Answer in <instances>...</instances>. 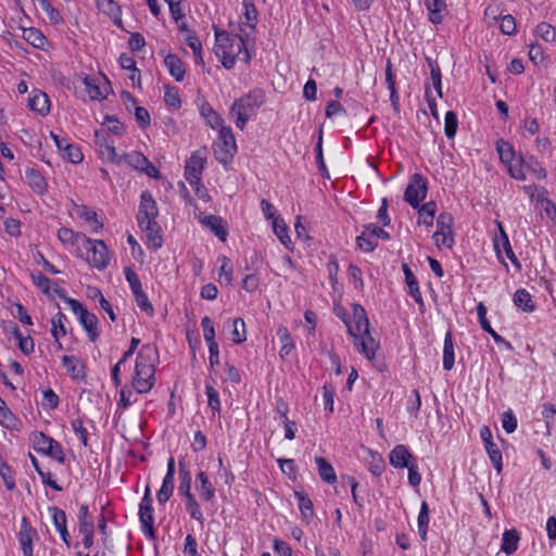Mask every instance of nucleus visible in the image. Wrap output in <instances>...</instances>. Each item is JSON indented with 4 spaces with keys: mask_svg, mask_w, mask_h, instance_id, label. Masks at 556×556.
Instances as JSON below:
<instances>
[{
    "mask_svg": "<svg viewBox=\"0 0 556 556\" xmlns=\"http://www.w3.org/2000/svg\"><path fill=\"white\" fill-rule=\"evenodd\" d=\"M352 320L346 314L338 315L348 328L349 334L353 338V343L358 353L368 361L376 358V352L380 344L370 332L369 319L365 308L361 304L354 303Z\"/></svg>",
    "mask_w": 556,
    "mask_h": 556,
    "instance_id": "1",
    "label": "nucleus"
},
{
    "mask_svg": "<svg viewBox=\"0 0 556 556\" xmlns=\"http://www.w3.org/2000/svg\"><path fill=\"white\" fill-rule=\"evenodd\" d=\"M214 53L227 70L235 66L237 59L247 64L251 60L247 40L241 35L231 36L226 30H215Z\"/></svg>",
    "mask_w": 556,
    "mask_h": 556,
    "instance_id": "2",
    "label": "nucleus"
},
{
    "mask_svg": "<svg viewBox=\"0 0 556 556\" xmlns=\"http://www.w3.org/2000/svg\"><path fill=\"white\" fill-rule=\"evenodd\" d=\"M159 354L155 346L143 344L137 354L132 386L140 393H148L155 383V365Z\"/></svg>",
    "mask_w": 556,
    "mask_h": 556,
    "instance_id": "3",
    "label": "nucleus"
},
{
    "mask_svg": "<svg viewBox=\"0 0 556 556\" xmlns=\"http://www.w3.org/2000/svg\"><path fill=\"white\" fill-rule=\"evenodd\" d=\"M266 102L263 89L255 88L236 99L230 108L229 114L233 118L237 128L244 129L249 119Z\"/></svg>",
    "mask_w": 556,
    "mask_h": 556,
    "instance_id": "4",
    "label": "nucleus"
},
{
    "mask_svg": "<svg viewBox=\"0 0 556 556\" xmlns=\"http://www.w3.org/2000/svg\"><path fill=\"white\" fill-rule=\"evenodd\" d=\"M213 152L216 161L223 165L232 162L237 152L235 135L229 126L222 127L218 130L216 140L213 142Z\"/></svg>",
    "mask_w": 556,
    "mask_h": 556,
    "instance_id": "5",
    "label": "nucleus"
},
{
    "mask_svg": "<svg viewBox=\"0 0 556 556\" xmlns=\"http://www.w3.org/2000/svg\"><path fill=\"white\" fill-rule=\"evenodd\" d=\"M67 304L70 305L72 312L77 316L79 324L87 332V337L90 342H96L100 332L98 330V317L89 312L78 300L70 299L67 300Z\"/></svg>",
    "mask_w": 556,
    "mask_h": 556,
    "instance_id": "6",
    "label": "nucleus"
},
{
    "mask_svg": "<svg viewBox=\"0 0 556 556\" xmlns=\"http://www.w3.org/2000/svg\"><path fill=\"white\" fill-rule=\"evenodd\" d=\"M495 224L498 228V235L495 236L493 239V248H494V251L496 253V256H497L500 263H502L505 266V268L508 270V265L502 255V252L504 251L505 255L511 262V264L515 266V268L518 271H520L521 264L511 248L508 235H507L502 222L495 220Z\"/></svg>",
    "mask_w": 556,
    "mask_h": 556,
    "instance_id": "7",
    "label": "nucleus"
},
{
    "mask_svg": "<svg viewBox=\"0 0 556 556\" xmlns=\"http://www.w3.org/2000/svg\"><path fill=\"white\" fill-rule=\"evenodd\" d=\"M153 500L151 496L150 486L147 485L144 490V495L141 498L139 504V521L141 526V531L148 540H155V528H154V515H153Z\"/></svg>",
    "mask_w": 556,
    "mask_h": 556,
    "instance_id": "8",
    "label": "nucleus"
},
{
    "mask_svg": "<svg viewBox=\"0 0 556 556\" xmlns=\"http://www.w3.org/2000/svg\"><path fill=\"white\" fill-rule=\"evenodd\" d=\"M427 193L428 179L419 173L413 174L404 191V201L413 208H417L426 199Z\"/></svg>",
    "mask_w": 556,
    "mask_h": 556,
    "instance_id": "9",
    "label": "nucleus"
},
{
    "mask_svg": "<svg viewBox=\"0 0 556 556\" xmlns=\"http://www.w3.org/2000/svg\"><path fill=\"white\" fill-rule=\"evenodd\" d=\"M84 247L87 248L88 252H91V255L86 257V262L89 265L99 270L105 269L109 266L111 255L103 240L88 237Z\"/></svg>",
    "mask_w": 556,
    "mask_h": 556,
    "instance_id": "10",
    "label": "nucleus"
},
{
    "mask_svg": "<svg viewBox=\"0 0 556 556\" xmlns=\"http://www.w3.org/2000/svg\"><path fill=\"white\" fill-rule=\"evenodd\" d=\"M206 164V149L193 151L186 162L185 178L190 186H201L202 173Z\"/></svg>",
    "mask_w": 556,
    "mask_h": 556,
    "instance_id": "11",
    "label": "nucleus"
},
{
    "mask_svg": "<svg viewBox=\"0 0 556 556\" xmlns=\"http://www.w3.org/2000/svg\"><path fill=\"white\" fill-rule=\"evenodd\" d=\"M159 208L155 200L149 191H143L140 195V203L137 213V223L139 228L156 222Z\"/></svg>",
    "mask_w": 556,
    "mask_h": 556,
    "instance_id": "12",
    "label": "nucleus"
},
{
    "mask_svg": "<svg viewBox=\"0 0 556 556\" xmlns=\"http://www.w3.org/2000/svg\"><path fill=\"white\" fill-rule=\"evenodd\" d=\"M121 163L124 161L136 170L146 174L151 178H160V170L139 151H131L119 156Z\"/></svg>",
    "mask_w": 556,
    "mask_h": 556,
    "instance_id": "13",
    "label": "nucleus"
},
{
    "mask_svg": "<svg viewBox=\"0 0 556 556\" xmlns=\"http://www.w3.org/2000/svg\"><path fill=\"white\" fill-rule=\"evenodd\" d=\"M94 142L99 149L101 159L111 163H121L119 155L117 154L114 147V140L111 139L105 129L94 131Z\"/></svg>",
    "mask_w": 556,
    "mask_h": 556,
    "instance_id": "14",
    "label": "nucleus"
},
{
    "mask_svg": "<svg viewBox=\"0 0 556 556\" xmlns=\"http://www.w3.org/2000/svg\"><path fill=\"white\" fill-rule=\"evenodd\" d=\"M17 539L23 556H34L33 542L38 539V533L37 530L30 526L26 517H23L21 520Z\"/></svg>",
    "mask_w": 556,
    "mask_h": 556,
    "instance_id": "15",
    "label": "nucleus"
},
{
    "mask_svg": "<svg viewBox=\"0 0 556 556\" xmlns=\"http://www.w3.org/2000/svg\"><path fill=\"white\" fill-rule=\"evenodd\" d=\"M416 460L407 446L403 444L395 445L389 453L391 466L397 469L406 468Z\"/></svg>",
    "mask_w": 556,
    "mask_h": 556,
    "instance_id": "16",
    "label": "nucleus"
},
{
    "mask_svg": "<svg viewBox=\"0 0 556 556\" xmlns=\"http://www.w3.org/2000/svg\"><path fill=\"white\" fill-rule=\"evenodd\" d=\"M201 223L208 228L222 242H226L229 230L227 222L218 215H206Z\"/></svg>",
    "mask_w": 556,
    "mask_h": 556,
    "instance_id": "17",
    "label": "nucleus"
},
{
    "mask_svg": "<svg viewBox=\"0 0 556 556\" xmlns=\"http://www.w3.org/2000/svg\"><path fill=\"white\" fill-rule=\"evenodd\" d=\"M62 365L74 380H86V367L76 356L64 355L62 357Z\"/></svg>",
    "mask_w": 556,
    "mask_h": 556,
    "instance_id": "18",
    "label": "nucleus"
},
{
    "mask_svg": "<svg viewBox=\"0 0 556 556\" xmlns=\"http://www.w3.org/2000/svg\"><path fill=\"white\" fill-rule=\"evenodd\" d=\"M486 313H488L486 306L482 302H479L477 305V315H478V319H479V324H480L481 328L485 332H488L496 343L505 344L506 346L511 348L510 343L507 342L502 336H500L492 328V325L490 324V321L486 318Z\"/></svg>",
    "mask_w": 556,
    "mask_h": 556,
    "instance_id": "19",
    "label": "nucleus"
},
{
    "mask_svg": "<svg viewBox=\"0 0 556 556\" xmlns=\"http://www.w3.org/2000/svg\"><path fill=\"white\" fill-rule=\"evenodd\" d=\"M197 490L200 498L204 502H212L215 498V488L204 471H200L195 476Z\"/></svg>",
    "mask_w": 556,
    "mask_h": 556,
    "instance_id": "20",
    "label": "nucleus"
},
{
    "mask_svg": "<svg viewBox=\"0 0 556 556\" xmlns=\"http://www.w3.org/2000/svg\"><path fill=\"white\" fill-rule=\"evenodd\" d=\"M200 115L205 121L206 125L212 129H220L222 127H226L224 125L223 117L212 108V105L203 101L199 108Z\"/></svg>",
    "mask_w": 556,
    "mask_h": 556,
    "instance_id": "21",
    "label": "nucleus"
},
{
    "mask_svg": "<svg viewBox=\"0 0 556 556\" xmlns=\"http://www.w3.org/2000/svg\"><path fill=\"white\" fill-rule=\"evenodd\" d=\"M164 64L168 70L170 76L176 81H182L186 75V70L181 59L175 53H168L164 58Z\"/></svg>",
    "mask_w": 556,
    "mask_h": 556,
    "instance_id": "22",
    "label": "nucleus"
},
{
    "mask_svg": "<svg viewBox=\"0 0 556 556\" xmlns=\"http://www.w3.org/2000/svg\"><path fill=\"white\" fill-rule=\"evenodd\" d=\"M28 106L30 110L45 116L50 112V100L45 92L35 90L28 99Z\"/></svg>",
    "mask_w": 556,
    "mask_h": 556,
    "instance_id": "23",
    "label": "nucleus"
},
{
    "mask_svg": "<svg viewBox=\"0 0 556 556\" xmlns=\"http://www.w3.org/2000/svg\"><path fill=\"white\" fill-rule=\"evenodd\" d=\"M425 5L429 12V21L434 24L443 22L444 13L447 11V5L444 0H425Z\"/></svg>",
    "mask_w": 556,
    "mask_h": 556,
    "instance_id": "24",
    "label": "nucleus"
},
{
    "mask_svg": "<svg viewBox=\"0 0 556 556\" xmlns=\"http://www.w3.org/2000/svg\"><path fill=\"white\" fill-rule=\"evenodd\" d=\"M294 497L298 502L302 519L308 523L314 516V506L312 500L307 493L300 490L294 491Z\"/></svg>",
    "mask_w": 556,
    "mask_h": 556,
    "instance_id": "25",
    "label": "nucleus"
},
{
    "mask_svg": "<svg viewBox=\"0 0 556 556\" xmlns=\"http://www.w3.org/2000/svg\"><path fill=\"white\" fill-rule=\"evenodd\" d=\"M520 533L517 529L505 530L502 534L501 551L506 555L514 554L519 546Z\"/></svg>",
    "mask_w": 556,
    "mask_h": 556,
    "instance_id": "26",
    "label": "nucleus"
},
{
    "mask_svg": "<svg viewBox=\"0 0 556 556\" xmlns=\"http://www.w3.org/2000/svg\"><path fill=\"white\" fill-rule=\"evenodd\" d=\"M25 178L29 188L37 194H43L47 192V181L38 170L27 168L25 172Z\"/></svg>",
    "mask_w": 556,
    "mask_h": 556,
    "instance_id": "27",
    "label": "nucleus"
},
{
    "mask_svg": "<svg viewBox=\"0 0 556 556\" xmlns=\"http://www.w3.org/2000/svg\"><path fill=\"white\" fill-rule=\"evenodd\" d=\"M178 475H179V486H178V491H179V494L182 495V496H186V495H190L192 494V491H191V483H192V478H191V472L186 464V462L184 459H179L178 462Z\"/></svg>",
    "mask_w": 556,
    "mask_h": 556,
    "instance_id": "28",
    "label": "nucleus"
},
{
    "mask_svg": "<svg viewBox=\"0 0 556 556\" xmlns=\"http://www.w3.org/2000/svg\"><path fill=\"white\" fill-rule=\"evenodd\" d=\"M140 229L146 233L151 249L156 251L163 245L162 230L157 222L146 225Z\"/></svg>",
    "mask_w": 556,
    "mask_h": 556,
    "instance_id": "29",
    "label": "nucleus"
},
{
    "mask_svg": "<svg viewBox=\"0 0 556 556\" xmlns=\"http://www.w3.org/2000/svg\"><path fill=\"white\" fill-rule=\"evenodd\" d=\"M526 159L519 153L515 161L504 164L507 169V174L515 180L525 181L527 176L525 172Z\"/></svg>",
    "mask_w": 556,
    "mask_h": 556,
    "instance_id": "30",
    "label": "nucleus"
},
{
    "mask_svg": "<svg viewBox=\"0 0 556 556\" xmlns=\"http://www.w3.org/2000/svg\"><path fill=\"white\" fill-rule=\"evenodd\" d=\"M315 463L317 465L318 475L323 481L328 484L337 482V475L332 465L324 457L316 456Z\"/></svg>",
    "mask_w": 556,
    "mask_h": 556,
    "instance_id": "31",
    "label": "nucleus"
},
{
    "mask_svg": "<svg viewBox=\"0 0 556 556\" xmlns=\"http://www.w3.org/2000/svg\"><path fill=\"white\" fill-rule=\"evenodd\" d=\"M418 211V224L430 227L433 225V218L438 211L437 203L434 201H428L420 203V206L416 208Z\"/></svg>",
    "mask_w": 556,
    "mask_h": 556,
    "instance_id": "32",
    "label": "nucleus"
},
{
    "mask_svg": "<svg viewBox=\"0 0 556 556\" xmlns=\"http://www.w3.org/2000/svg\"><path fill=\"white\" fill-rule=\"evenodd\" d=\"M495 150L503 165L509 163L510 161H515L516 156L518 155L513 144L503 138L495 141Z\"/></svg>",
    "mask_w": 556,
    "mask_h": 556,
    "instance_id": "33",
    "label": "nucleus"
},
{
    "mask_svg": "<svg viewBox=\"0 0 556 556\" xmlns=\"http://www.w3.org/2000/svg\"><path fill=\"white\" fill-rule=\"evenodd\" d=\"M58 238L62 243L71 245L79 244L80 242L85 244L86 239H88L85 233L75 232L73 229L66 227H61L58 230Z\"/></svg>",
    "mask_w": 556,
    "mask_h": 556,
    "instance_id": "34",
    "label": "nucleus"
},
{
    "mask_svg": "<svg viewBox=\"0 0 556 556\" xmlns=\"http://www.w3.org/2000/svg\"><path fill=\"white\" fill-rule=\"evenodd\" d=\"M277 336L281 342L279 355L281 358H285L294 350L295 345L287 327L280 326L277 329Z\"/></svg>",
    "mask_w": 556,
    "mask_h": 556,
    "instance_id": "35",
    "label": "nucleus"
},
{
    "mask_svg": "<svg viewBox=\"0 0 556 556\" xmlns=\"http://www.w3.org/2000/svg\"><path fill=\"white\" fill-rule=\"evenodd\" d=\"M514 304L526 313H531L535 309L531 294L526 289H518L514 293Z\"/></svg>",
    "mask_w": 556,
    "mask_h": 556,
    "instance_id": "36",
    "label": "nucleus"
},
{
    "mask_svg": "<svg viewBox=\"0 0 556 556\" xmlns=\"http://www.w3.org/2000/svg\"><path fill=\"white\" fill-rule=\"evenodd\" d=\"M455 363L454 342L450 331L445 333L443 342V368L451 370Z\"/></svg>",
    "mask_w": 556,
    "mask_h": 556,
    "instance_id": "37",
    "label": "nucleus"
},
{
    "mask_svg": "<svg viewBox=\"0 0 556 556\" xmlns=\"http://www.w3.org/2000/svg\"><path fill=\"white\" fill-rule=\"evenodd\" d=\"M430 517H429V506L426 501L421 502L419 514L417 517V527L418 534L420 539L426 542L428 540V526H429Z\"/></svg>",
    "mask_w": 556,
    "mask_h": 556,
    "instance_id": "38",
    "label": "nucleus"
},
{
    "mask_svg": "<svg viewBox=\"0 0 556 556\" xmlns=\"http://www.w3.org/2000/svg\"><path fill=\"white\" fill-rule=\"evenodd\" d=\"M184 497L186 501V510L188 511L189 516L193 520H197L201 526H203L205 519L195 495L192 493Z\"/></svg>",
    "mask_w": 556,
    "mask_h": 556,
    "instance_id": "39",
    "label": "nucleus"
},
{
    "mask_svg": "<svg viewBox=\"0 0 556 556\" xmlns=\"http://www.w3.org/2000/svg\"><path fill=\"white\" fill-rule=\"evenodd\" d=\"M23 38L33 47L38 49H42L47 42V38L41 30L35 27L23 29Z\"/></svg>",
    "mask_w": 556,
    "mask_h": 556,
    "instance_id": "40",
    "label": "nucleus"
},
{
    "mask_svg": "<svg viewBox=\"0 0 556 556\" xmlns=\"http://www.w3.org/2000/svg\"><path fill=\"white\" fill-rule=\"evenodd\" d=\"M65 321H67V317L65 314L58 312L54 316L51 318V334L55 339V341H59L61 338L65 337L66 334V328H65Z\"/></svg>",
    "mask_w": 556,
    "mask_h": 556,
    "instance_id": "41",
    "label": "nucleus"
},
{
    "mask_svg": "<svg viewBox=\"0 0 556 556\" xmlns=\"http://www.w3.org/2000/svg\"><path fill=\"white\" fill-rule=\"evenodd\" d=\"M427 63L430 68L432 86L435 89L438 96L442 98V74L440 65L437 60H433L431 58H427Z\"/></svg>",
    "mask_w": 556,
    "mask_h": 556,
    "instance_id": "42",
    "label": "nucleus"
},
{
    "mask_svg": "<svg viewBox=\"0 0 556 556\" xmlns=\"http://www.w3.org/2000/svg\"><path fill=\"white\" fill-rule=\"evenodd\" d=\"M77 518L79 533L94 530L93 519L89 513V506L87 504L80 505Z\"/></svg>",
    "mask_w": 556,
    "mask_h": 556,
    "instance_id": "43",
    "label": "nucleus"
},
{
    "mask_svg": "<svg viewBox=\"0 0 556 556\" xmlns=\"http://www.w3.org/2000/svg\"><path fill=\"white\" fill-rule=\"evenodd\" d=\"M484 448L488 453L492 466L497 473H501L503 470V459L502 452L500 451L497 444L495 442H486Z\"/></svg>",
    "mask_w": 556,
    "mask_h": 556,
    "instance_id": "44",
    "label": "nucleus"
},
{
    "mask_svg": "<svg viewBox=\"0 0 556 556\" xmlns=\"http://www.w3.org/2000/svg\"><path fill=\"white\" fill-rule=\"evenodd\" d=\"M231 340L236 344H241L247 340V326L241 317L231 320Z\"/></svg>",
    "mask_w": 556,
    "mask_h": 556,
    "instance_id": "45",
    "label": "nucleus"
},
{
    "mask_svg": "<svg viewBox=\"0 0 556 556\" xmlns=\"http://www.w3.org/2000/svg\"><path fill=\"white\" fill-rule=\"evenodd\" d=\"M174 492V478L164 476L162 485L156 493L159 504L164 505L167 503Z\"/></svg>",
    "mask_w": 556,
    "mask_h": 556,
    "instance_id": "46",
    "label": "nucleus"
},
{
    "mask_svg": "<svg viewBox=\"0 0 556 556\" xmlns=\"http://www.w3.org/2000/svg\"><path fill=\"white\" fill-rule=\"evenodd\" d=\"M273 229L279 241L285 245L289 247L291 244V238L289 236V229L287 224L282 218H274Z\"/></svg>",
    "mask_w": 556,
    "mask_h": 556,
    "instance_id": "47",
    "label": "nucleus"
},
{
    "mask_svg": "<svg viewBox=\"0 0 556 556\" xmlns=\"http://www.w3.org/2000/svg\"><path fill=\"white\" fill-rule=\"evenodd\" d=\"M118 63L122 68L131 72L129 75V79L131 81H135L136 79L137 80L140 79V72L137 68L136 61L131 55H129L127 53H122L118 58Z\"/></svg>",
    "mask_w": 556,
    "mask_h": 556,
    "instance_id": "48",
    "label": "nucleus"
},
{
    "mask_svg": "<svg viewBox=\"0 0 556 556\" xmlns=\"http://www.w3.org/2000/svg\"><path fill=\"white\" fill-rule=\"evenodd\" d=\"M525 169H528L538 180H543L547 176L546 169L534 155L526 159Z\"/></svg>",
    "mask_w": 556,
    "mask_h": 556,
    "instance_id": "49",
    "label": "nucleus"
},
{
    "mask_svg": "<svg viewBox=\"0 0 556 556\" xmlns=\"http://www.w3.org/2000/svg\"><path fill=\"white\" fill-rule=\"evenodd\" d=\"M243 15L245 18L247 26L253 31L255 30L256 24H257V10L255 4L251 0H243Z\"/></svg>",
    "mask_w": 556,
    "mask_h": 556,
    "instance_id": "50",
    "label": "nucleus"
},
{
    "mask_svg": "<svg viewBox=\"0 0 556 556\" xmlns=\"http://www.w3.org/2000/svg\"><path fill=\"white\" fill-rule=\"evenodd\" d=\"M52 444H54V439L46 435L42 432H37L34 434V446L38 453L47 454L51 453Z\"/></svg>",
    "mask_w": 556,
    "mask_h": 556,
    "instance_id": "51",
    "label": "nucleus"
},
{
    "mask_svg": "<svg viewBox=\"0 0 556 556\" xmlns=\"http://www.w3.org/2000/svg\"><path fill=\"white\" fill-rule=\"evenodd\" d=\"M16 422V417L8 407L5 401L0 397V424L5 428L13 429Z\"/></svg>",
    "mask_w": 556,
    "mask_h": 556,
    "instance_id": "52",
    "label": "nucleus"
},
{
    "mask_svg": "<svg viewBox=\"0 0 556 556\" xmlns=\"http://www.w3.org/2000/svg\"><path fill=\"white\" fill-rule=\"evenodd\" d=\"M458 128V118L454 111H447L444 117V134L447 139H454Z\"/></svg>",
    "mask_w": 556,
    "mask_h": 556,
    "instance_id": "53",
    "label": "nucleus"
},
{
    "mask_svg": "<svg viewBox=\"0 0 556 556\" xmlns=\"http://www.w3.org/2000/svg\"><path fill=\"white\" fill-rule=\"evenodd\" d=\"M356 244L363 252L370 253L378 247V242L374 237H369L368 231L364 228L362 233L356 237Z\"/></svg>",
    "mask_w": 556,
    "mask_h": 556,
    "instance_id": "54",
    "label": "nucleus"
},
{
    "mask_svg": "<svg viewBox=\"0 0 556 556\" xmlns=\"http://www.w3.org/2000/svg\"><path fill=\"white\" fill-rule=\"evenodd\" d=\"M48 510L51 515L52 522H53L55 529L58 530V532L67 528V518H66V514L63 509L52 506V507H49Z\"/></svg>",
    "mask_w": 556,
    "mask_h": 556,
    "instance_id": "55",
    "label": "nucleus"
},
{
    "mask_svg": "<svg viewBox=\"0 0 556 556\" xmlns=\"http://www.w3.org/2000/svg\"><path fill=\"white\" fill-rule=\"evenodd\" d=\"M535 34L546 42H554L556 40V29L546 22H541L536 25Z\"/></svg>",
    "mask_w": 556,
    "mask_h": 556,
    "instance_id": "56",
    "label": "nucleus"
},
{
    "mask_svg": "<svg viewBox=\"0 0 556 556\" xmlns=\"http://www.w3.org/2000/svg\"><path fill=\"white\" fill-rule=\"evenodd\" d=\"M420 407H421L420 393L417 389H415L412 391V394L409 395V397L406 402V410L412 417L417 418Z\"/></svg>",
    "mask_w": 556,
    "mask_h": 556,
    "instance_id": "57",
    "label": "nucleus"
},
{
    "mask_svg": "<svg viewBox=\"0 0 556 556\" xmlns=\"http://www.w3.org/2000/svg\"><path fill=\"white\" fill-rule=\"evenodd\" d=\"M83 84L85 86V90L87 91L91 100H100L104 98L100 87L96 84L94 78L90 76H85L83 79Z\"/></svg>",
    "mask_w": 556,
    "mask_h": 556,
    "instance_id": "58",
    "label": "nucleus"
},
{
    "mask_svg": "<svg viewBox=\"0 0 556 556\" xmlns=\"http://www.w3.org/2000/svg\"><path fill=\"white\" fill-rule=\"evenodd\" d=\"M386 468V464L381 454L371 452V459L368 463V470L371 475L380 477Z\"/></svg>",
    "mask_w": 556,
    "mask_h": 556,
    "instance_id": "59",
    "label": "nucleus"
},
{
    "mask_svg": "<svg viewBox=\"0 0 556 556\" xmlns=\"http://www.w3.org/2000/svg\"><path fill=\"white\" fill-rule=\"evenodd\" d=\"M62 152H63V157L73 164H78V163L83 162V160H84V155L78 146L68 143L65 146V149Z\"/></svg>",
    "mask_w": 556,
    "mask_h": 556,
    "instance_id": "60",
    "label": "nucleus"
},
{
    "mask_svg": "<svg viewBox=\"0 0 556 556\" xmlns=\"http://www.w3.org/2000/svg\"><path fill=\"white\" fill-rule=\"evenodd\" d=\"M71 426L75 434L78 437V440L81 442V444L84 446H88V431L84 426L83 418H73L71 420Z\"/></svg>",
    "mask_w": 556,
    "mask_h": 556,
    "instance_id": "61",
    "label": "nucleus"
},
{
    "mask_svg": "<svg viewBox=\"0 0 556 556\" xmlns=\"http://www.w3.org/2000/svg\"><path fill=\"white\" fill-rule=\"evenodd\" d=\"M132 295L135 298V301H136L138 307L142 312L147 313L149 316H153L154 308H153V305L151 304V302L149 301L146 292L143 290H140V291L132 293Z\"/></svg>",
    "mask_w": 556,
    "mask_h": 556,
    "instance_id": "62",
    "label": "nucleus"
},
{
    "mask_svg": "<svg viewBox=\"0 0 556 556\" xmlns=\"http://www.w3.org/2000/svg\"><path fill=\"white\" fill-rule=\"evenodd\" d=\"M501 421L502 427L506 433H513L516 431L518 421L511 409H508L502 414Z\"/></svg>",
    "mask_w": 556,
    "mask_h": 556,
    "instance_id": "63",
    "label": "nucleus"
},
{
    "mask_svg": "<svg viewBox=\"0 0 556 556\" xmlns=\"http://www.w3.org/2000/svg\"><path fill=\"white\" fill-rule=\"evenodd\" d=\"M205 393L207 395V404L212 408L213 412L219 413L220 412V400L219 394L215 390V388L206 382L205 384Z\"/></svg>",
    "mask_w": 556,
    "mask_h": 556,
    "instance_id": "64",
    "label": "nucleus"
}]
</instances>
